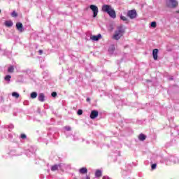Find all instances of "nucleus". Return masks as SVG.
<instances>
[{
	"mask_svg": "<svg viewBox=\"0 0 179 179\" xmlns=\"http://www.w3.org/2000/svg\"><path fill=\"white\" fill-rule=\"evenodd\" d=\"M102 12H104V13H107L109 15L110 17L112 19H115L117 17V14L115 13V10L111 6V5L108 4H103L102 6Z\"/></svg>",
	"mask_w": 179,
	"mask_h": 179,
	"instance_id": "nucleus-1",
	"label": "nucleus"
},
{
	"mask_svg": "<svg viewBox=\"0 0 179 179\" xmlns=\"http://www.w3.org/2000/svg\"><path fill=\"white\" fill-rule=\"evenodd\" d=\"M125 33V28L122 24L120 26L117 27V30L115 31V34L113 36V38L114 40H120Z\"/></svg>",
	"mask_w": 179,
	"mask_h": 179,
	"instance_id": "nucleus-2",
	"label": "nucleus"
},
{
	"mask_svg": "<svg viewBox=\"0 0 179 179\" xmlns=\"http://www.w3.org/2000/svg\"><path fill=\"white\" fill-rule=\"evenodd\" d=\"M48 136H49L51 140L58 139V136H59L58 129H49L48 131Z\"/></svg>",
	"mask_w": 179,
	"mask_h": 179,
	"instance_id": "nucleus-3",
	"label": "nucleus"
},
{
	"mask_svg": "<svg viewBox=\"0 0 179 179\" xmlns=\"http://www.w3.org/2000/svg\"><path fill=\"white\" fill-rule=\"evenodd\" d=\"M66 169V165L64 163H60L59 164H55L52 166L50 168L51 171H57V170H60L61 171H64V170Z\"/></svg>",
	"mask_w": 179,
	"mask_h": 179,
	"instance_id": "nucleus-4",
	"label": "nucleus"
},
{
	"mask_svg": "<svg viewBox=\"0 0 179 179\" xmlns=\"http://www.w3.org/2000/svg\"><path fill=\"white\" fill-rule=\"evenodd\" d=\"M37 150V148L34 145H31L29 146V149H27L25 152V155L28 157H31L34 153H36V151Z\"/></svg>",
	"mask_w": 179,
	"mask_h": 179,
	"instance_id": "nucleus-5",
	"label": "nucleus"
},
{
	"mask_svg": "<svg viewBox=\"0 0 179 179\" xmlns=\"http://www.w3.org/2000/svg\"><path fill=\"white\" fill-rule=\"evenodd\" d=\"M166 6L174 9L178 6V1L177 0H166Z\"/></svg>",
	"mask_w": 179,
	"mask_h": 179,
	"instance_id": "nucleus-6",
	"label": "nucleus"
},
{
	"mask_svg": "<svg viewBox=\"0 0 179 179\" xmlns=\"http://www.w3.org/2000/svg\"><path fill=\"white\" fill-rule=\"evenodd\" d=\"M90 9L93 12V17H96L99 14V7L96 5L91 4L90 6Z\"/></svg>",
	"mask_w": 179,
	"mask_h": 179,
	"instance_id": "nucleus-7",
	"label": "nucleus"
},
{
	"mask_svg": "<svg viewBox=\"0 0 179 179\" xmlns=\"http://www.w3.org/2000/svg\"><path fill=\"white\" fill-rule=\"evenodd\" d=\"M127 16L130 19H136V16H138V13H136V10H130L127 12Z\"/></svg>",
	"mask_w": 179,
	"mask_h": 179,
	"instance_id": "nucleus-8",
	"label": "nucleus"
},
{
	"mask_svg": "<svg viewBox=\"0 0 179 179\" xmlns=\"http://www.w3.org/2000/svg\"><path fill=\"white\" fill-rule=\"evenodd\" d=\"M171 135L173 138H179V129L178 127L172 128L171 129Z\"/></svg>",
	"mask_w": 179,
	"mask_h": 179,
	"instance_id": "nucleus-9",
	"label": "nucleus"
},
{
	"mask_svg": "<svg viewBox=\"0 0 179 179\" xmlns=\"http://www.w3.org/2000/svg\"><path fill=\"white\" fill-rule=\"evenodd\" d=\"M15 27L19 33H23L24 31V28L22 22H17Z\"/></svg>",
	"mask_w": 179,
	"mask_h": 179,
	"instance_id": "nucleus-10",
	"label": "nucleus"
},
{
	"mask_svg": "<svg viewBox=\"0 0 179 179\" xmlns=\"http://www.w3.org/2000/svg\"><path fill=\"white\" fill-rule=\"evenodd\" d=\"M90 117L91 120H95V118H97V117H99V111L96 110H92Z\"/></svg>",
	"mask_w": 179,
	"mask_h": 179,
	"instance_id": "nucleus-11",
	"label": "nucleus"
},
{
	"mask_svg": "<svg viewBox=\"0 0 179 179\" xmlns=\"http://www.w3.org/2000/svg\"><path fill=\"white\" fill-rule=\"evenodd\" d=\"M102 36L101 34H99L98 35H93L90 36L91 40H92L93 41H99V40H101V38H102Z\"/></svg>",
	"mask_w": 179,
	"mask_h": 179,
	"instance_id": "nucleus-12",
	"label": "nucleus"
},
{
	"mask_svg": "<svg viewBox=\"0 0 179 179\" xmlns=\"http://www.w3.org/2000/svg\"><path fill=\"white\" fill-rule=\"evenodd\" d=\"M38 100L41 103H44V101H45V96L44 95V93H40L38 94Z\"/></svg>",
	"mask_w": 179,
	"mask_h": 179,
	"instance_id": "nucleus-13",
	"label": "nucleus"
},
{
	"mask_svg": "<svg viewBox=\"0 0 179 179\" xmlns=\"http://www.w3.org/2000/svg\"><path fill=\"white\" fill-rule=\"evenodd\" d=\"M157 54H159V49H154L152 50V57L155 61H157Z\"/></svg>",
	"mask_w": 179,
	"mask_h": 179,
	"instance_id": "nucleus-14",
	"label": "nucleus"
},
{
	"mask_svg": "<svg viewBox=\"0 0 179 179\" xmlns=\"http://www.w3.org/2000/svg\"><path fill=\"white\" fill-rule=\"evenodd\" d=\"M102 174H103V172L101 171V170L98 169L95 172V177L96 178H99L101 177Z\"/></svg>",
	"mask_w": 179,
	"mask_h": 179,
	"instance_id": "nucleus-15",
	"label": "nucleus"
},
{
	"mask_svg": "<svg viewBox=\"0 0 179 179\" xmlns=\"http://www.w3.org/2000/svg\"><path fill=\"white\" fill-rule=\"evenodd\" d=\"M5 26L6 27H12V26H13V22H12L11 20H6L5 22Z\"/></svg>",
	"mask_w": 179,
	"mask_h": 179,
	"instance_id": "nucleus-16",
	"label": "nucleus"
},
{
	"mask_svg": "<svg viewBox=\"0 0 179 179\" xmlns=\"http://www.w3.org/2000/svg\"><path fill=\"white\" fill-rule=\"evenodd\" d=\"M114 51H115V46H114V45H111L109 47L108 52L110 54H114Z\"/></svg>",
	"mask_w": 179,
	"mask_h": 179,
	"instance_id": "nucleus-17",
	"label": "nucleus"
},
{
	"mask_svg": "<svg viewBox=\"0 0 179 179\" xmlns=\"http://www.w3.org/2000/svg\"><path fill=\"white\" fill-rule=\"evenodd\" d=\"M79 173L80 174H86L87 173V169L83 167V168L80 169Z\"/></svg>",
	"mask_w": 179,
	"mask_h": 179,
	"instance_id": "nucleus-18",
	"label": "nucleus"
},
{
	"mask_svg": "<svg viewBox=\"0 0 179 179\" xmlns=\"http://www.w3.org/2000/svg\"><path fill=\"white\" fill-rule=\"evenodd\" d=\"M14 71H15V66H13V65H10L8 69V72L9 73H13Z\"/></svg>",
	"mask_w": 179,
	"mask_h": 179,
	"instance_id": "nucleus-19",
	"label": "nucleus"
},
{
	"mask_svg": "<svg viewBox=\"0 0 179 179\" xmlns=\"http://www.w3.org/2000/svg\"><path fill=\"white\" fill-rule=\"evenodd\" d=\"M138 139L139 141H143L146 139V135L143 134H140V135L138 136Z\"/></svg>",
	"mask_w": 179,
	"mask_h": 179,
	"instance_id": "nucleus-20",
	"label": "nucleus"
},
{
	"mask_svg": "<svg viewBox=\"0 0 179 179\" xmlns=\"http://www.w3.org/2000/svg\"><path fill=\"white\" fill-rule=\"evenodd\" d=\"M11 78H12V76H10V75H7L5 76L4 80H6V82H8V83H9V82H10Z\"/></svg>",
	"mask_w": 179,
	"mask_h": 179,
	"instance_id": "nucleus-21",
	"label": "nucleus"
},
{
	"mask_svg": "<svg viewBox=\"0 0 179 179\" xmlns=\"http://www.w3.org/2000/svg\"><path fill=\"white\" fill-rule=\"evenodd\" d=\"M31 99H36L37 98V92H33L30 94Z\"/></svg>",
	"mask_w": 179,
	"mask_h": 179,
	"instance_id": "nucleus-22",
	"label": "nucleus"
},
{
	"mask_svg": "<svg viewBox=\"0 0 179 179\" xmlns=\"http://www.w3.org/2000/svg\"><path fill=\"white\" fill-rule=\"evenodd\" d=\"M12 96L13 97H15L16 99H19V97H20V94L16 92H13L12 93Z\"/></svg>",
	"mask_w": 179,
	"mask_h": 179,
	"instance_id": "nucleus-23",
	"label": "nucleus"
},
{
	"mask_svg": "<svg viewBox=\"0 0 179 179\" xmlns=\"http://www.w3.org/2000/svg\"><path fill=\"white\" fill-rule=\"evenodd\" d=\"M120 19H121V20H123V22H126V23H128V22H129L128 20V18H127V17H125L124 15H121Z\"/></svg>",
	"mask_w": 179,
	"mask_h": 179,
	"instance_id": "nucleus-24",
	"label": "nucleus"
},
{
	"mask_svg": "<svg viewBox=\"0 0 179 179\" xmlns=\"http://www.w3.org/2000/svg\"><path fill=\"white\" fill-rule=\"evenodd\" d=\"M20 139H27V136L25 134H21L20 136Z\"/></svg>",
	"mask_w": 179,
	"mask_h": 179,
	"instance_id": "nucleus-25",
	"label": "nucleus"
},
{
	"mask_svg": "<svg viewBox=\"0 0 179 179\" xmlns=\"http://www.w3.org/2000/svg\"><path fill=\"white\" fill-rule=\"evenodd\" d=\"M150 26L153 29H155V27L157 26V24L156 23V22L153 21V22H151Z\"/></svg>",
	"mask_w": 179,
	"mask_h": 179,
	"instance_id": "nucleus-26",
	"label": "nucleus"
},
{
	"mask_svg": "<svg viewBox=\"0 0 179 179\" xmlns=\"http://www.w3.org/2000/svg\"><path fill=\"white\" fill-rule=\"evenodd\" d=\"M22 72L24 73H27V75H30V73H31V70H30V69H27V70H24V71H22Z\"/></svg>",
	"mask_w": 179,
	"mask_h": 179,
	"instance_id": "nucleus-27",
	"label": "nucleus"
},
{
	"mask_svg": "<svg viewBox=\"0 0 179 179\" xmlns=\"http://www.w3.org/2000/svg\"><path fill=\"white\" fill-rule=\"evenodd\" d=\"M11 16L13 17H17V13H16V11L13 10L12 13H11Z\"/></svg>",
	"mask_w": 179,
	"mask_h": 179,
	"instance_id": "nucleus-28",
	"label": "nucleus"
},
{
	"mask_svg": "<svg viewBox=\"0 0 179 179\" xmlns=\"http://www.w3.org/2000/svg\"><path fill=\"white\" fill-rule=\"evenodd\" d=\"M157 167V164H152L151 165L152 170H156Z\"/></svg>",
	"mask_w": 179,
	"mask_h": 179,
	"instance_id": "nucleus-29",
	"label": "nucleus"
},
{
	"mask_svg": "<svg viewBox=\"0 0 179 179\" xmlns=\"http://www.w3.org/2000/svg\"><path fill=\"white\" fill-rule=\"evenodd\" d=\"M77 114H78V115H82V114H83V110L82 109H79L77 111Z\"/></svg>",
	"mask_w": 179,
	"mask_h": 179,
	"instance_id": "nucleus-30",
	"label": "nucleus"
},
{
	"mask_svg": "<svg viewBox=\"0 0 179 179\" xmlns=\"http://www.w3.org/2000/svg\"><path fill=\"white\" fill-rule=\"evenodd\" d=\"M64 129H66V131H71V129H72L71 126H66L64 127Z\"/></svg>",
	"mask_w": 179,
	"mask_h": 179,
	"instance_id": "nucleus-31",
	"label": "nucleus"
},
{
	"mask_svg": "<svg viewBox=\"0 0 179 179\" xmlns=\"http://www.w3.org/2000/svg\"><path fill=\"white\" fill-rule=\"evenodd\" d=\"M14 128H15V126L13 124L8 125V129H13Z\"/></svg>",
	"mask_w": 179,
	"mask_h": 179,
	"instance_id": "nucleus-32",
	"label": "nucleus"
},
{
	"mask_svg": "<svg viewBox=\"0 0 179 179\" xmlns=\"http://www.w3.org/2000/svg\"><path fill=\"white\" fill-rule=\"evenodd\" d=\"M8 139H12L13 138V136L11 134H8Z\"/></svg>",
	"mask_w": 179,
	"mask_h": 179,
	"instance_id": "nucleus-33",
	"label": "nucleus"
},
{
	"mask_svg": "<svg viewBox=\"0 0 179 179\" xmlns=\"http://www.w3.org/2000/svg\"><path fill=\"white\" fill-rule=\"evenodd\" d=\"M51 96H52V97H55L57 96V92H52Z\"/></svg>",
	"mask_w": 179,
	"mask_h": 179,
	"instance_id": "nucleus-34",
	"label": "nucleus"
},
{
	"mask_svg": "<svg viewBox=\"0 0 179 179\" xmlns=\"http://www.w3.org/2000/svg\"><path fill=\"white\" fill-rule=\"evenodd\" d=\"M78 140H79V138H78V136H73V141H78Z\"/></svg>",
	"mask_w": 179,
	"mask_h": 179,
	"instance_id": "nucleus-35",
	"label": "nucleus"
},
{
	"mask_svg": "<svg viewBox=\"0 0 179 179\" xmlns=\"http://www.w3.org/2000/svg\"><path fill=\"white\" fill-rule=\"evenodd\" d=\"M103 179H110V177L105 176L103 177Z\"/></svg>",
	"mask_w": 179,
	"mask_h": 179,
	"instance_id": "nucleus-36",
	"label": "nucleus"
},
{
	"mask_svg": "<svg viewBox=\"0 0 179 179\" xmlns=\"http://www.w3.org/2000/svg\"><path fill=\"white\" fill-rule=\"evenodd\" d=\"M24 106H27V104H29V101H24Z\"/></svg>",
	"mask_w": 179,
	"mask_h": 179,
	"instance_id": "nucleus-37",
	"label": "nucleus"
},
{
	"mask_svg": "<svg viewBox=\"0 0 179 179\" xmlns=\"http://www.w3.org/2000/svg\"><path fill=\"white\" fill-rule=\"evenodd\" d=\"M86 101H87V103H90V98H87Z\"/></svg>",
	"mask_w": 179,
	"mask_h": 179,
	"instance_id": "nucleus-38",
	"label": "nucleus"
},
{
	"mask_svg": "<svg viewBox=\"0 0 179 179\" xmlns=\"http://www.w3.org/2000/svg\"><path fill=\"white\" fill-rule=\"evenodd\" d=\"M38 52H39V54H40V55H41V54H43V50H40L39 51H38Z\"/></svg>",
	"mask_w": 179,
	"mask_h": 179,
	"instance_id": "nucleus-39",
	"label": "nucleus"
},
{
	"mask_svg": "<svg viewBox=\"0 0 179 179\" xmlns=\"http://www.w3.org/2000/svg\"><path fill=\"white\" fill-rule=\"evenodd\" d=\"M173 77L169 78V80H173Z\"/></svg>",
	"mask_w": 179,
	"mask_h": 179,
	"instance_id": "nucleus-40",
	"label": "nucleus"
},
{
	"mask_svg": "<svg viewBox=\"0 0 179 179\" xmlns=\"http://www.w3.org/2000/svg\"><path fill=\"white\" fill-rule=\"evenodd\" d=\"M86 178L87 179H90V176H87Z\"/></svg>",
	"mask_w": 179,
	"mask_h": 179,
	"instance_id": "nucleus-41",
	"label": "nucleus"
},
{
	"mask_svg": "<svg viewBox=\"0 0 179 179\" xmlns=\"http://www.w3.org/2000/svg\"><path fill=\"white\" fill-rule=\"evenodd\" d=\"M147 82H152V80H147Z\"/></svg>",
	"mask_w": 179,
	"mask_h": 179,
	"instance_id": "nucleus-42",
	"label": "nucleus"
},
{
	"mask_svg": "<svg viewBox=\"0 0 179 179\" xmlns=\"http://www.w3.org/2000/svg\"><path fill=\"white\" fill-rule=\"evenodd\" d=\"M86 143H87V145H89L90 143H89V141H86Z\"/></svg>",
	"mask_w": 179,
	"mask_h": 179,
	"instance_id": "nucleus-43",
	"label": "nucleus"
},
{
	"mask_svg": "<svg viewBox=\"0 0 179 179\" xmlns=\"http://www.w3.org/2000/svg\"><path fill=\"white\" fill-rule=\"evenodd\" d=\"M83 142H85V139L84 138H83Z\"/></svg>",
	"mask_w": 179,
	"mask_h": 179,
	"instance_id": "nucleus-44",
	"label": "nucleus"
},
{
	"mask_svg": "<svg viewBox=\"0 0 179 179\" xmlns=\"http://www.w3.org/2000/svg\"><path fill=\"white\" fill-rule=\"evenodd\" d=\"M13 115H16L14 113Z\"/></svg>",
	"mask_w": 179,
	"mask_h": 179,
	"instance_id": "nucleus-45",
	"label": "nucleus"
},
{
	"mask_svg": "<svg viewBox=\"0 0 179 179\" xmlns=\"http://www.w3.org/2000/svg\"><path fill=\"white\" fill-rule=\"evenodd\" d=\"M0 13H1V10H0Z\"/></svg>",
	"mask_w": 179,
	"mask_h": 179,
	"instance_id": "nucleus-46",
	"label": "nucleus"
}]
</instances>
